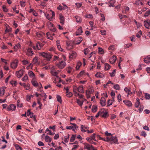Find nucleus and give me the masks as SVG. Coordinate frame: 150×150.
Segmentation results:
<instances>
[{
	"instance_id": "19",
	"label": "nucleus",
	"mask_w": 150,
	"mask_h": 150,
	"mask_svg": "<svg viewBox=\"0 0 150 150\" xmlns=\"http://www.w3.org/2000/svg\"><path fill=\"white\" fill-rule=\"evenodd\" d=\"M6 87H2L0 88V96H2L4 94Z\"/></svg>"
},
{
	"instance_id": "59",
	"label": "nucleus",
	"mask_w": 150,
	"mask_h": 150,
	"mask_svg": "<svg viewBox=\"0 0 150 150\" xmlns=\"http://www.w3.org/2000/svg\"><path fill=\"white\" fill-rule=\"evenodd\" d=\"M112 100H108V103H107V104H108L107 106H109L112 105ZM113 101H114V100H113Z\"/></svg>"
},
{
	"instance_id": "50",
	"label": "nucleus",
	"mask_w": 150,
	"mask_h": 150,
	"mask_svg": "<svg viewBox=\"0 0 150 150\" xmlns=\"http://www.w3.org/2000/svg\"><path fill=\"white\" fill-rule=\"evenodd\" d=\"M145 96L147 100L150 99V95L147 93H145Z\"/></svg>"
},
{
	"instance_id": "13",
	"label": "nucleus",
	"mask_w": 150,
	"mask_h": 150,
	"mask_svg": "<svg viewBox=\"0 0 150 150\" xmlns=\"http://www.w3.org/2000/svg\"><path fill=\"white\" fill-rule=\"evenodd\" d=\"M84 145V149H87L89 150L90 149L93 148V146L92 145H91L89 144L86 143H84L83 144Z\"/></svg>"
},
{
	"instance_id": "31",
	"label": "nucleus",
	"mask_w": 150,
	"mask_h": 150,
	"mask_svg": "<svg viewBox=\"0 0 150 150\" xmlns=\"http://www.w3.org/2000/svg\"><path fill=\"white\" fill-rule=\"evenodd\" d=\"M115 2V0H111L109 2L110 5L109 6L110 7L111 6L114 7V4Z\"/></svg>"
},
{
	"instance_id": "38",
	"label": "nucleus",
	"mask_w": 150,
	"mask_h": 150,
	"mask_svg": "<svg viewBox=\"0 0 150 150\" xmlns=\"http://www.w3.org/2000/svg\"><path fill=\"white\" fill-rule=\"evenodd\" d=\"M110 68V66L108 63H105V69L106 70H108Z\"/></svg>"
},
{
	"instance_id": "29",
	"label": "nucleus",
	"mask_w": 150,
	"mask_h": 150,
	"mask_svg": "<svg viewBox=\"0 0 150 150\" xmlns=\"http://www.w3.org/2000/svg\"><path fill=\"white\" fill-rule=\"evenodd\" d=\"M28 74L31 78L33 79H34L35 78V74L32 71L29 72H28Z\"/></svg>"
},
{
	"instance_id": "48",
	"label": "nucleus",
	"mask_w": 150,
	"mask_h": 150,
	"mask_svg": "<svg viewBox=\"0 0 150 150\" xmlns=\"http://www.w3.org/2000/svg\"><path fill=\"white\" fill-rule=\"evenodd\" d=\"M2 8L4 12H6L8 11V9L7 8L6 6L5 5H3Z\"/></svg>"
},
{
	"instance_id": "32",
	"label": "nucleus",
	"mask_w": 150,
	"mask_h": 150,
	"mask_svg": "<svg viewBox=\"0 0 150 150\" xmlns=\"http://www.w3.org/2000/svg\"><path fill=\"white\" fill-rule=\"evenodd\" d=\"M97 137L99 139L103 140L105 142H108L109 140V139L108 138H107V137H106V139H105L101 137L99 135H98L97 136Z\"/></svg>"
},
{
	"instance_id": "12",
	"label": "nucleus",
	"mask_w": 150,
	"mask_h": 150,
	"mask_svg": "<svg viewBox=\"0 0 150 150\" xmlns=\"http://www.w3.org/2000/svg\"><path fill=\"white\" fill-rule=\"evenodd\" d=\"M23 73V70L21 69L18 71H17L16 72V74L17 75V77L18 78H20L22 76Z\"/></svg>"
},
{
	"instance_id": "22",
	"label": "nucleus",
	"mask_w": 150,
	"mask_h": 150,
	"mask_svg": "<svg viewBox=\"0 0 150 150\" xmlns=\"http://www.w3.org/2000/svg\"><path fill=\"white\" fill-rule=\"evenodd\" d=\"M100 103L103 106H105V99L104 97L101 98L100 101Z\"/></svg>"
},
{
	"instance_id": "39",
	"label": "nucleus",
	"mask_w": 150,
	"mask_h": 150,
	"mask_svg": "<svg viewBox=\"0 0 150 150\" xmlns=\"http://www.w3.org/2000/svg\"><path fill=\"white\" fill-rule=\"evenodd\" d=\"M31 82L32 84L34 86L37 87L38 86V83L36 81L32 80L31 81Z\"/></svg>"
},
{
	"instance_id": "47",
	"label": "nucleus",
	"mask_w": 150,
	"mask_h": 150,
	"mask_svg": "<svg viewBox=\"0 0 150 150\" xmlns=\"http://www.w3.org/2000/svg\"><path fill=\"white\" fill-rule=\"evenodd\" d=\"M95 135L96 134L95 133L93 134L91 136H90L91 139V140H93L94 141H96V140L95 139Z\"/></svg>"
},
{
	"instance_id": "21",
	"label": "nucleus",
	"mask_w": 150,
	"mask_h": 150,
	"mask_svg": "<svg viewBox=\"0 0 150 150\" xmlns=\"http://www.w3.org/2000/svg\"><path fill=\"white\" fill-rule=\"evenodd\" d=\"M59 18L60 20V22L62 24H64V17L63 15L62 14H60L59 15Z\"/></svg>"
},
{
	"instance_id": "62",
	"label": "nucleus",
	"mask_w": 150,
	"mask_h": 150,
	"mask_svg": "<svg viewBox=\"0 0 150 150\" xmlns=\"http://www.w3.org/2000/svg\"><path fill=\"white\" fill-rule=\"evenodd\" d=\"M105 135L107 136H111L112 137V134L111 133L108 132L107 131H106L105 132Z\"/></svg>"
},
{
	"instance_id": "26",
	"label": "nucleus",
	"mask_w": 150,
	"mask_h": 150,
	"mask_svg": "<svg viewBox=\"0 0 150 150\" xmlns=\"http://www.w3.org/2000/svg\"><path fill=\"white\" fill-rule=\"evenodd\" d=\"M32 63L33 64H38L39 63L38 61V57L37 56L35 57L33 59Z\"/></svg>"
},
{
	"instance_id": "64",
	"label": "nucleus",
	"mask_w": 150,
	"mask_h": 150,
	"mask_svg": "<svg viewBox=\"0 0 150 150\" xmlns=\"http://www.w3.org/2000/svg\"><path fill=\"white\" fill-rule=\"evenodd\" d=\"M72 68L71 67H69L68 68L67 72L69 73H70L71 72L72 69Z\"/></svg>"
},
{
	"instance_id": "61",
	"label": "nucleus",
	"mask_w": 150,
	"mask_h": 150,
	"mask_svg": "<svg viewBox=\"0 0 150 150\" xmlns=\"http://www.w3.org/2000/svg\"><path fill=\"white\" fill-rule=\"evenodd\" d=\"M22 62L23 65H26L29 63V62L26 60H24L22 61Z\"/></svg>"
},
{
	"instance_id": "52",
	"label": "nucleus",
	"mask_w": 150,
	"mask_h": 150,
	"mask_svg": "<svg viewBox=\"0 0 150 150\" xmlns=\"http://www.w3.org/2000/svg\"><path fill=\"white\" fill-rule=\"evenodd\" d=\"M150 14V10H148L145 13L144 15V16L145 17H147L149 16V15Z\"/></svg>"
},
{
	"instance_id": "54",
	"label": "nucleus",
	"mask_w": 150,
	"mask_h": 150,
	"mask_svg": "<svg viewBox=\"0 0 150 150\" xmlns=\"http://www.w3.org/2000/svg\"><path fill=\"white\" fill-rule=\"evenodd\" d=\"M75 136L74 135H72L71 139H70V142H72L74 141L75 139Z\"/></svg>"
},
{
	"instance_id": "30",
	"label": "nucleus",
	"mask_w": 150,
	"mask_h": 150,
	"mask_svg": "<svg viewBox=\"0 0 150 150\" xmlns=\"http://www.w3.org/2000/svg\"><path fill=\"white\" fill-rule=\"evenodd\" d=\"M45 140L46 142H50L51 139L49 136H46L45 137Z\"/></svg>"
},
{
	"instance_id": "2",
	"label": "nucleus",
	"mask_w": 150,
	"mask_h": 150,
	"mask_svg": "<svg viewBox=\"0 0 150 150\" xmlns=\"http://www.w3.org/2000/svg\"><path fill=\"white\" fill-rule=\"evenodd\" d=\"M70 124L72 125L67 126L66 127L67 129H72L73 131H75L76 129H78L79 127L75 123H70Z\"/></svg>"
},
{
	"instance_id": "45",
	"label": "nucleus",
	"mask_w": 150,
	"mask_h": 150,
	"mask_svg": "<svg viewBox=\"0 0 150 150\" xmlns=\"http://www.w3.org/2000/svg\"><path fill=\"white\" fill-rule=\"evenodd\" d=\"M113 88L115 89L118 90H119L120 89V87L119 86V85L118 84H116L114 86Z\"/></svg>"
},
{
	"instance_id": "49",
	"label": "nucleus",
	"mask_w": 150,
	"mask_h": 150,
	"mask_svg": "<svg viewBox=\"0 0 150 150\" xmlns=\"http://www.w3.org/2000/svg\"><path fill=\"white\" fill-rule=\"evenodd\" d=\"M82 64L81 62H78L76 67V70H78L80 66H81Z\"/></svg>"
},
{
	"instance_id": "41",
	"label": "nucleus",
	"mask_w": 150,
	"mask_h": 150,
	"mask_svg": "<svg viewBox=\"0 0 150 150\" xmlns=\"http://www.w3.org/2000/svg\"><path fill=\"white\" fill-rule=\"evenodd\" d=\"M76 102L79 106H82L83 104V102H82L79 99H76Z\"/></svg>"
},
{
	"instance_id": "51",
	"label": "nucleus",
	"mask_w": 150,
	"mask_h": 150,
	"mask_svg": "<svg viewBox=\"0 0 150 150\" xmlns=\"http://www.w3.org/2000/svg\"><path fill=\"white\" fill-rule=\"evenodd\" d=\"M57 100L60 103H61L62 100L61 96L59 95H57Z\"/></svg>"
},
{
	"instance_id": "36",
	"label": "nucleus",
	"mask_w": 150,
	"mask_h": 150,
	"mask_svg": "<svg viewBox=\"0 0 150 150\" xmlns=\"http://www.w3.org/2000/svg\"><path fill=\"white\" fill-rule=\"evenodd\" d=\"M45 15L46 18L49 20L50 21H52V20L53 17H50L49 14H45Z\"/></svg>"
},
{
	"instance_id": "9",
	"label": "nucleus",
	"mask_w": 150,
	"mask_h": 150,
	"mask_svg": "<svg viewBox=\"0 0 150 150\" xmlns=\"http://www.w3.org/2000/svg\"><path fill=\"white\" fill-rule=\"evenodd\" d=\"M32 47L35 50H40L41 49L42 47V45L41 43L38 42L37 43L36 46H33Z\"/></svg>"
},
{
	"instance_id": "16",
	"label": "nucleus",
	"mask_w": 150,
	"mask_h": 150,
	"mask_svg": "<svg viewBox=\"0 0 150 150\" xmlns=\"http://www.w3.org/2000/svg\"><path fill=\"white\" fill-rule=\"evenodd\" d=\"M83 33L82 28L81 27L79 28L78 30L76 32V35H81Z\"/></svg>"
},
{
	"instance_id": "55",
	"label": "nucleus",
	"mask_w": 150,
	"mask_h": 150,
	"mask_svg": "<svg viewBox=\"0 0 150 150\" xmlns=\"http://www.w3.org/2000/svg\"><path fill=\"white\" fill-rule=\"evenodd\" d=\"M85 73L84 71H83L80 72L79 75V76H81L85 75Z\"/></svg>"
},
{
	"instance_id": "15",
	"label": "nucleus",
	"mask_w": 150,
	"mask_h": 150,
	"mask_svg": "<svg viewBox=\"0 0 150 150\" xmlns=\"http://www.w3.org/2000/svg\"><path fill=\"white\" fill-rule=\"evenodd\" d=\"M21 45L20 43H18L16 44L14 47L13 49L14 51L16 52L19 49H21Z\"/></svg>"
},
{
	"instance_id": "57",
	"label": "nucleus",
	"mask_w": 150,
	"mask_h": 150,
	"mask_svg": "<svg viewBox=\"0 0 150 150\" xmlns=\"http://www.w3.org/2000/svg\"><path fill=\"white\" fill-rule=\"evenodd\" d=\"M66 96L68 97H70L72 96V93L70 92L66 93Z\"/></svg>"
},
{
	"instance_id": "25",
	"label": "nucleus",
	"mask_w": 150,
	"mask_h": 150,
	"mask_svg": "<svg viewBox=\"0 0 150 150\" xmlns=\"http://www.w3.org/2000/svg\"><path fill=\"white\" fill-rule=\"evenodd\" d=\"M95 76L97 77L102 78L104 77V75L103 74L101 73L100 72H98L95 75Z\"/></svg>"
},
{
	"instance_id": "53",
	"label": "nucleus",
	"mask_w": 150,
	"mask_h": 150,
	"mask_svg": "<svg viewBox=\"0 0 150 150\" xmlns=\"http://www.w3.org/2000/svg\"><path fill=\"white\" fill-rule=\"evenodd\" d=\"M115 72L116 70L114 69L113 70V71L112 73L110 74L111 77H113L115 76Z\"/></svg>"
},
{
	"instance_id": "63",
	"label": "nucleus",
	"mask_w": 150,
	"mask_h": 150,
	"mask_svg": "<svg viewBox=\"0 0 150 150\" xmlns=\"http://www.w3.org/2000/svg\"><path fill=\"white\" fill-rule=\"evenodd\" d=\"M79 145L78 144L74 145L73 146V147L72 148V150H75L78 148Z\"/></svg>"
},
{
	"instance_id": "46",
	"label": "nucleus",
	"mask_w": 150,
	"mask_h": 150,
	"mask_svg": "<svg viewBox=\"0 0 150 150\" xmlns=\"http://www.w3.org/2000/svg\"><path fill=\"white\" fill-rule=\"evenodd\" d=\"M10 83L13 86H16L17 84V82L14 81H11Z\"/></svg>"
},
{
	"instance_id": "28",
	"label": "nucleus",
	"mask_w": 150,
	"mask_h": 150,
	"mask_svg": "<svg viewBox=\"0 0 150 150\" xmlns=\"http://www.w3.org/2000/svg\"><path fill=\"white\" fill-rule=\"evenodd\" d=\"M46 35L47 38L52 40H53V37L49 32H47L46 33Z\"/></svg>"
},
{
	"instance_id": "1",
	"label": "nucleus",
	"mask_w": 150,
	"mask_h": 150,
	"mask_svg": "<svg viewBox=\"0 0 150 150\" xmlns=\"http://www.w3.org/2000/svg\"><path fill=\"white\" fill-rule=\"evenodd\" d=\"M39 54L40 56L45 58L48 61H50L52 58V55L50 53H46L44 52H41L39 53Z\"/></svg>"
},
{
	"instance_id": "10",
	"label": "nucleus",
	"mask_w": 150,
	"mask_h": 150,
	"mask_svg": "<svg viewBox=\"0 0 150 150\" xmlns=\"http://www.w3.org/2000/svg\"><path fill=\"white\" fill-rule=\"evenodd\" d=\"M16 108V106L13 104L10 105L7 107V111H9L10 110L14 111Z\"/></svg>"
},
{
	"instance_id": "37",
	"label": "nucleus",
	"mask_w": 150,
	"mask_h": 150,
	"mask_svg": "<svg viewBox=\"0 0 150 150\" xmlns=\"http://www.w3.org/2000/svg\"><path fill=\"white\" fill-rule=\"evenodd\" d=\"M75 18L76 19V21L77 22L79 23V22H81V18L78 16H75Z\"/></svg>"
},
{
	"instance_id": "17",
	"label": "nucleus",
	"mask_w": 150,
	"mask_h": 150,
	"mask_svg": "<svg viewBox=\"0 0 150 150\" xmlns=\"http://www.w3.org/2000/svg\"><path fill=\"white\" fill-rule=\"evenodd\" d=\"M125 104L128 107H130L132 106V104L131 102L128 100H124L123 101Z\"/></svg>"
},
{
	"instance_id": "60",
	"label": "nucleus",
	"mask_w": 150,
	"mask_h": 150,
	"mask_svg": "<svg viewBox=\"0 0 150 150\" xmlns=\"http://www.w3.org/2000/svg\"><path fill=\"white\" fill-rule=\"evenodd\" d=\"M85 17L88 18H92L93 17V16L91 14H89L88 15H86L85 16Z\"/></svg>"
},
{
	"instance_id": "4",
	"label": "nucleus",
	"mask_w": 150,
	"mask_h": 150,
	"mask_svg": "<svg viewBox=\"0 0 150 150\" xmlns=\"http://www.w3.org/2000/svg\"><path fill=\"white\" fill-rule=\"evenodd\" d=\"M94 91V90L92 87H90L88 90L86 91V95L87 98H89L90 97V95L93 93Z\"/></svg>"
},
{
	"instance_id": "43",
	"label": "nucleus",
	"mask_w": 150,
	"mask_h": 150,
	"mask_svg": "<svg viewBox=\"0 0 150 150\" xmlns=\"http://www.w3.org/2000/svg\"><path fill=\"white\" fill-rule=\"evenodd\" d=\"M34 96V95H30V96L28 95L27 96V98L26 99L27 101H29L30 99H31V98H33Z\"/></svg>"
},
{
	"instance_id": "27",
	"label": "nucleus",
	"mask_w": 150,
	"mask_h": 150,
	"mask_svg": "<svg viewBox=\"0 0 150 150\" xmlns=\"http://www.w3.org/2000/svg\"><path fill=\"white\" fill-rule=\"evenodd\" d=\"M76 40V44L78 45L80 44L82 42L83 39L82 37H79L77 38Z\"/></svg>"
},
{
	"instance_id": "40",
	"label": "nucleus",
	"mask_w": 150,
	"mask_h": 150,
	"mask_svg": "<svg viewBox=\"0 0 150 150\" xmlns=\"http://www.w3.org/2000/svg\"><path fill=\"white\" fill-rule=\"evenodd\" d=\"M97 110V107L96 105H93L92 106V111L93 112H96Z\"/></svg>"
},
{
	"instance_id": "56",
	"label": "nucleus",
	"mask_w": 150,
	"mask_h": 150,
	"mask_svg": "<svg viewBox=\"0 0 150 150\" xmlns=\"http://www.w3.org/2000/svg\"><path fill=\"white\" fill-rule=\"evenodd\" d=\"M13 11L16 12L17 13H18L19 12L18 10H16V6H15L12 8Z\"/></svg>"
},
{
	"instance_id": "24",
	"label": "nucleus",
	"mask_w": 150,
	"mask_h": 150,
	"mask_svg": "<svg viewBox=\"0 0 150 150\" xmlns=\"http://www.w3.org/2000/svg\"><path fill=\"white\" fill-rule=\"evenodd\" d=\"M70 54L69 58L70 59H73L75 58L76 57V54L75 52H72Z\"/></svg>"
},
{
	"instance_id": "20",
	"label": "nucleus",
	"mask_w": 150,
	"mask_h": 150,
	"mask_svg": "<svg viewBox=\"0 0 150 150\" xmlns=\"http://www.w3.org/2000/svg\"><path fill=\"white\" fill-rule=\"evenodd\" d=\"M144 26L147 29L149 28L150 27V23L148 20L144 21Z\"/></svg>"
},
{
	"instance_id": "44",
	"label": "nucleus",
	"mask_w": 150,
	"mask_h": 150,
	"mask_svg": "<svg viewBox=\"0 0 150 150\" xmlns=\"http://www.w3.org/2000/svg\"><path fill=\"white\" fill-rule=\"evenodd\" d=\"M69 135L68 134L67 136L65 137L64 139V141L65 142H67L69 140Z\"/></svg>"
},
{
	"instance_id": "3",
	"label": "nucleus",
	"mask_w": 150,
	"mask_h": 150,
	"mask_svg": "<svg viewBox=\"0 0 150 150\" xmlns=\"http://www.w3.org/2000/svg\"><path fill=\"white\" fill-rule=\"evenodd\" d=\"M107 138H109V140L108 142H110V143L112 144V143H118V140L117 137H116L112 136L110 138L109 137H107Z\"/></svg>"
},
{
	"instance_id": "23",
	"label": "nucleus",
	"mask_w": 150,
	"mask_h": 150,
	"mask_svg": "<svg viewBox=\"0 0 150 150\" xmlns=\"http://www.w3.org/2000/svg\"><path fill=\"white\" fill-rule=\"evenodd\" d=\"M144 62L147 64L150 63V55L145 57L144 60Z\"/></svg>"
},
{
	"instance_id": "35",
	"label": "nucleus",
	"mask_w": 150,
	"mask_h": 150,
	"mask_svg": "<svg viewBox=\"0 0 150 150\" xmlns=\"http://www.w3.org/2000/svg\"><path fill=\"white\" fill-rule=\"evenodd\" d=\"M137 101L135 104V106L136 108H138L140 104L139 99L137 98L136 99Z\"/></svg>"
},
{
	"instance_id": "18",
	"label": "nucleus",
	"mask_w": 150,
	"mask_h": 150,
	"mask_svg": "<svg viewBox=\"0 0 150 150\" xmlns=\"http://www.w3.org/2000/svg\"><path fill=\"white\" fill-rule=\"evenodd\" d=\"M116 59V57L115 56H113L110 58L109 62L110 63L113 64L115 62Z\"/></svg>"
},
{
	"instance_id": "42",
	"label": "nucleus",
	"mask_w": 150,
	"mask_h": 150,
	"mask_svg": "<svg viewBox=\"0 0 150 150\" xmlns=\"http://www.w3.org/2000/svg\"><path fill=\"white\" fill-rule=\"evenodd\" d=\"M28 77L27 75H25L24 76V77H23L22 79V80L23 81H26L28 79Z\"/></svg>"
},
{
	"instance_id": "34",
	"label": "nucleus",
	"mask_w": 150,
	"mask_h": 150,
	"mask_svg": "<svg viewBox=\"0 0 150 150\" xmlns=\"http://www.w3.org/2000/svg\"><path fill=\"white\" fill-rule=\"evenodd\" d=\"M124 90L128 93V95L132 93V92L130 91V89L127 88L126 87L125 88Z\"/></svg>"
},
{
	"instance_id": "6",
	"label": "nucleus",
	"mask_w": 150,
	"mask_h": 150,
	"mask_svg": "<svg viewBox=\"0 0 150 150\" xmlns=\"http://www.w3.org/2000/svg\"><path fill=\"white\" fill-rule=\"evenodd\" d=\"M18 62L17 60H15L11 63V67L12 68L15 69L17 67Z\"/></svg>"
},
{
	"instance_id": "5",
	"label": "nucleus",
	"mask_w": 150,
	"mask_h": 150,
	"mask_svg": "<svg viewBox=\"0 0 150 150\" xmlns=\"http://www.w3.org/2000/svg\"><path fill=\"white\" fill-rule=\"evenodd\" d=\"M56 65L59 69H62L66 65V63L64 61H61L57 63Z\"/></svg>"
},
{
	"instance_id": "14",
	"label": "nucleus",
	"mask_w": 150,
	"mask_h": 150,
	"mask_svg": "<svg viewBox=\"0 0 150 150\" xmlns=\"http://www.w3.org/2000/svg\"><path fill=\"white\" fill-rule=\"evenodd\" d=\"M55 68L53 67L52 68V69L51 71V73L52 75L54 76H56L57 77H58V76H57V75L58 74V72L54 71Z\"/></svg>"
},
{
	"instance_id": "8",
	"label": "nucleus",
	"mask_w": 150,
	"mask_h": 150,
	"mask_svg": "<svg viewBox=\"0 0 150 150\" xmlns=\"http://www.w3.org/2000/svg\"><path fill=\"white\" fill-rule=\"evenodd\" d=\"M100 116L103 118H105L108 116V112L104 109H102L100 110Z\"/></svg>"
},
{
	"instance_id": "11",
	"label": "nucleus",
	"mask_w": 150,
	"mask_h": 150,
	"mask_svg": "<svg viewBox=\"0 0 150 150\" xmlns=\"http://www.w3.org/2000/svg\"><path fill=\"white\" fill-rule=\"evenodd\" d=\"M26 54L29 56H32L34 54V52L31 48H28L26 52Z\"/></svg>"
},
{
	"instance_id": "58",
	"label": "nucleus",
	"mask_w": 150,
	"mask_h": 150,
	"mask_svg": "<svg viewBox=\"0 0 150 150\" xmlns=\"http://www.w3.org/2000/svg\"><path fill=\"white\" fill-rule=\"evenodd\" d=\"M142 34V32L141 31H140L137 34L136 36L137 37L139 38H140L141 35Z\"/></svg>"
},
{
	"instance_id": "7",
	"label": "nucleus",
	"mask_w": 150,
	"mask_h": 150,
	"mask_svg": "<svg viewBox=\"0 0 150 150\" xmlns=\"http://www.w3.org/2000/svg\"><path fill=\"white\" fill-rule=\"evenodd\" d=\"M47 25L50 30L53 32L56 31V28L54 27L53 25L51 22L50 21L48 22L47 23Z\"/></svg>"
},
{
	"instance_id": "33",
	"label": "nucleus",
	"mask_w": 150,
	"mask_h": 150,
	"mask_svg": "<svg viewBox=\"0 0 150 150\" xmlns=\"http://www.w3.org/2000/svg\"><path fill=\"white\" fill-rule=\"evenodd\" d=\"M78 91L80 93L83 92V86H80L79 87H78Z\"/></svg>"
}]
</instances>
